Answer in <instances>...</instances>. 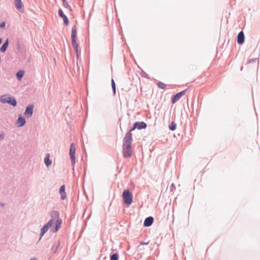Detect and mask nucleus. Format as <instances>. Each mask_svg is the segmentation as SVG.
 Segmentation results:
<instances>
[{
	"label": "nucleus",
	"instance_id": "nucleus-1",
	"mask_svg": "<svg viewBox=\"0 0 260 260\" xmlns=\"http://www.w3.org/2000/svg\"><path fill=\"white\" fill-rule=\"evenodd\" d=\"M0 102L3 104H8L13 107L17 106V102L16 99L10 94H3L0 96Z\"/></svg>",
	"mask_w": 260,
	"mask_h": 260
},
{
	"label": "nucleus",
	"instance_id": "nucleus-2",
	"mask_svg": "<svg viewBox=\"0 0 260 260\" xmlns=\"http://www.w3.org/2000/svg\"><path fill=\"white\" fill-rule=\"evenodd\" d=\"M124 203L127 206H130L133 202V196L129 189H124L122 192Z\"/></svg>",
	"mask_w": 260,
	"mask_h": 260
},
{
	"label": "nucleus",
	"instance_id": "nucleus-3",
	"mask_svg": "<svg viewBox=\"0 0 260 260\" xmlns=\"http://www.w3.org/2000/svg\"><path fill=\"white\" fill-rule=\"evenodd\" d=\"M76 37H77V29L76 26L74 25L72 29V33H71V40H72V44L73 47H74L75 51H77L78 49V44L76 41Z\"/></svg>",
	"mask_w": 260,
	"mask_h": 260
},
{
	"label": "nucleus",
	"instance_id": "nucleus-4",
	"mask_svg": "<svg viewBox=\"0 0 260 260\" xmlns=\"http://www.w3.org/2000/svg\"><path fill=\"white\" fill-rule=\"evenodd\" d=\"M76 148L75 145L74 143H71L70 147L69 154L71 159V164L73 167H74L76 163V157H75Z\"/></svg>",
	"mask_w": 260,
	"mask_h": 260
},
{
	"label": "nucleus",
	"instance_id": "nucleus-5",
	"mask_svg": "<svg viewBox=\"0 0 260 260\" xmlns=\"http://www.w3.org/2000/svg\"><path fill=\"white\" fill-rule=\"evenodd\" d=\"M53 224V220H49L41 229L40 234V238L39 241H40L44 235L47 232L49 228H50Z\"/></svg>",
	"mask_w": 260,
	"mask_h": 260
},
{
	"label": "nucleus",
	"instance_id": "nucleus-6",
	"mask_svg": "<svg viewBox=\"0 0 260 260\" xmlns=\"http://www.w3.org/2000/svg\"><path fill=\"white\" fill-rule=\"evenodd\" d=\"M133 138L132 134L129 133H126L123 140L122 146H126L127 148H129L130 146H132Z\"/></svg>",
	"mask_w": 260,
	"mask_h": 260
},
{
	"label": "nucleus",
	"instance_id": "nucleus-7",
	"mask_svg": "<svg viewBox=\"0 0 260 260\" xmlns=\"http://www.w3.org/2000/svg\"><path fill=\"white\" fill-rule=\"evenodd\" d=\"M132 146L127 148L126 146H122V151L123 157L125 158H129L132 155V151L131 149Z\"/></svg>",
	"mask_w": 260,
	"mask_h": 260
},
{
	"label": "nucleus",
	"instance_id": "nucleus-8",
	"mask_svg": "<svg viewBox=\"0 0 260 260\" xmlns=\"http://www.w3.org/2000/svg\"><path fill=\"white\" fill-rule=\"evenodd\" d=\"M187 89L183 90L178 93L175 94L171 99V102L172 104L175 103L177 101H178L181 96H182L186 92Z\"/></svg>",
	"mask_w": 260,
	"mask_h": 260
},
{
	"label": "nucleus",
	"instance_id": "nucleus-9",
	"mask_svg": "<svg viewBox=\"0 0 260 260\" xmlns=\"http://www.w3.org/2000/svg\"><path fill=\"white\" fill-rule=\"evenodd\" d=\"M34 112V105L30 104L26 107L24 112V115L27 118L30 117L32 116Z\"/></svg>",
	"mask_w": 260,
	"mask_h": 260
},
{
	"label": "nucleus",
	"instance_id": "nucleus-10",
	"mask_svg": "<svg viewBox=\"0 0 260 260\" xmlns=\"http://www.w3.org/2000/svg\"><path fill=\"white\" fill-rule=\"evenodd\" d=\"M62 223V220L61 219H57L55 222V226L51 228L50 232L54 233H56L61 226Z\"/></svg>",
	"mask_w": 260,
	"mask_h": 260
},
{
	"label": "nucleus",
	"instance_id": "nucleus-11",
	"mask_svg": "<svg viewBox=\"0 0 260 260\" xmlns=\"http://www.w3.org/2000/svg\"><path fill=\"white\" fill-rule=\"evenodd\" d=\"M58 15L63 19V23L65 25L67 26L69 24V20L68 17L63 13V11L59 9L58 11Z\"/></svg>",
	"mask_w": 260,
	"mask_h": 260
},
{
	"label": "nucleus",
	"instance_id": "nucleus-12",
	"mask_svg": "<svg viewBox=\"0 0 260 260\" xmlns=\"http://www.w3.org/2000/svg\"><path fill=\"white\" fill-rule=\"evenodd\" d=\"M245 41V36L243 31L242 30L240 31L237 36V43L239 45H242Z\"/></svg>",
	"mask_w": 260,
	"mask_h": 260
},
{
	"label": "nucleus",
	"instance_id": "nucleus-13",
	"mask_svg": "<svg viewBox=\"0 0 260 260\" xmlns=\"http://www.w3.org/2000/svg\"><path fill=\"white\" fill-rule=\"evenodd\" d=\"M135 128L138 129H145L147 127V124L143 121H137L134 123Z\"/></svg>",
	"mask_w": 260,
	"mask_h": 260
},
{
	"label": "nucleus",
	"instance_id": "nucleus-14",
	"mask_svg": "<svg viewBox=\"0 0 260 260\" xmlns=\"http://www.w3.org/2000/svg\"><path fill=\"white\" fill-rule=\"evenodd\" d=\"M154 221L153 217L152 216H149L146 217L144 221V226L145 227H149L151 226Z\"/></svg>",
	"mask_w": 260,
	"mask_h": 260
},
{
	"label": "nucleus",
	"instance_id": "nucleus-15",
	"mask_svg": "<svg viewBox=\"0 0 260 260\" xmlns=\"http://www.w3.org/2000/svg\"><path fill=\"white\" fill-rule=\"evenodd\" d=\"M26 123L25 118L20 115L17 120V124L18 127H22Z\"/></svg>",
	"mask_w": 260,
	"mask_h": 260
},
{
	"label": "nucleus",
	"instance_id": "nucleus-16",
	"mask_svg": "<svg viewBox=\"0 0 260 260\" xmlns=\"http://www.w3.org/2000/svg\"><path fill=\"white\" fill-rule=\"evenodd\" d=\"M66 187L64 185H62L60 187L59 192L60 194V198L62 200H64L67 197L66 192Z\"/></svg>",
	"mask_w": 260,
	"mask_h": 260
},
{
	"label": "nucleus",
	"instance_id": "nucleus-17",
	"mask_svg": "<svg viewBox=\"0 0 260 260\" xmlns=\"http://www.w3.org/2000/svg\"><path fill=\"white\" fill-rule=\"evenodd\" d=\"M50 216H51V219L50 220H53V223H54V221L55 219H60L59 218V213L58 211L56 210H53L51 211L50 213Z\"/></svg>",
	"mask_w": 260,
	"mask_h": 260
},
{
	"label": "nucleus",
	"instance_id": "nucleus-18",
	"mask_svg": "<svg viewBox=\"0 0 260 260\" xmlns=\"http://www.w3.org/2000/svg\"><path fill=\"white\" fill-rule=\"evenodd\" d=\"M60 245V241L59 240L57 241V242H54L53 244V245L52 246V247L51 249V252L53 253H55L57 252Z\"/></svg>",
	"mask_w": 260,
	"mask_h": 260
},
{
	"label": "nucleus",
	"instance_id": "nucleus-19",
	"mask_svg": "<svg viewBox=\"0 0 260 260\" xmlns=\"http://www.w3.org/2000/svg\"><path fill=\"white\" fill-rule=\"evenodd\" d=\"M8 45H9V39H6V40L5 41L4 43L2 45V46L1 47V48H0L1 52L2 53H4L6 51V50L8 47Z\"/></svg>",
	"mask_w": 260,
	"mask_h": 260
},
{
	"label": "nucleus",
	"instance_id": "nucleus-20",
	"mask_svg": "<svg viewBox=\"0 0 260 260\" xmlns=\"http://www.w3.org/2000/svg\"><path fill=\"white\" fill-rule=\"evenodd\" d=\"M49 157H50V155H49V154L47 153L45 157L44 158V162H45V165L47 167L50 166L52 164V161H51V160L50 159Z\"/></svg>",
	"mask_w": 260,
	"mask_h": 260
},
{
	"label": "nucleus",
	"instance_id": "nucleus-21",
	"mask_svg": "<svg viewBox=\"0 0 260 260\" xmlns=\"http://www.w3.org/2000/svg\"><path fill=\"white\" fill-rule=\"evenodd\" d=\"M24 75V71L23 70H19L17 72L16 76L18 80L20 81Z\"/></svg>",
	"mask_w": 260,
	"mask_h": 260
},
{
	"label": "nucleus",
	"instance_id": "nucleus-22",
	"mask_svg": "<svg viewBox=\"0 0 260 260\" xmlns=\"http://www.w3.org/2000/svg\"><path fill=\"white\" fill-rule=\"evenodd\" d=\"M15 5L17 10L20 9L22 7L21 0H15Z\"/></svg>",
	"mask_w": 260,
	"mask_h": 260
},
{
	"label": "nucleus",
	"instance_id": "nucleus-23",
	"mask_svg": "<svg viewBox=\"0 0 260 260\" xmlns=\"http://www.w3.org/2000/svg\"><path fill=\"white\" fill-rule=\"evenodd\" d=\"M110 260H118L119 254L118 253H112L110 255Z\"/></svg>",
	"mask_w": 260,
	"mask_h": 260
},
{
	"label": "nucleus",
	"instance_id": "nucleus-24",
	"mask_svg": "<svg viewBox=\"0 0 260 260\" xmlns=\"http://www.w3.org/2000/svg\"><path fill=\"white\" fill-rule=\"evenodd\" d=\"M111 86H112L113 94L115 95L116 91V84H115V81L113 79H111Z\"/></svg>",
	"mask_w": 260,
	"mask_h": 260
},
{
	"label": "nucleus",
	"instance_id": "nucleus-25",
	"mask_svg": "<svg viewBox=\"0 0 260 260\" xmlns=\"http://www.w3.org/2000/svg\"><path fill=\"white\" fill-rule=\"evenodd\" d=\"M156 85L159 88L162 89H165L166 88V85L160 81L158 82Z\"/></svg>",
	"mask_w": 260,
	"mask_h": 260
},
{
	"label": "nucleus",
	"instance_id": "nucleus-26",
	"mask_svg": "<svg viewBox=\"0 0 260 260\" xmlns=\"http://www.w3.org/2000/svg\"><path fill=\"white\" fill-rule=\"evenodd\" d=\"M170 130L173 131L176 128V123L174 121H172L169 126Z\"/></svg>",
	"mask_w": 260,
	"mask_h": 260
},
{
	"label": "nucleus",
	"instance_id": "nucleus-27",
	"mask_svg": "<svg viewBox=\"0 0 260 260\" xmlns=\"http://www.w3.org/2000/svg\"><path fill=\"white\" fill-rule=\"evenodd\" d=\"M62 1L63 6H64L66 8H70L71 9V6L68 4L67 1L62 0Z\"/></svg>",
	"mask_w": 260,
	"mask_h": 260
},
{
	"label": "nucleus",
	"instance_id": "nucleus-28",
	"mask_svg": "<svg viewBox=\"0 0 260 260\" xmlns=\"http://www.w3.org/2000/svg\"><path fill=\"white\" fill-rule=\"evenodd\" d=\"M142 76L143 77L146 78L147 79H149L150 78L149 77V75L146 73H145L143 71H142Z\"/></svg>",
	"mask_w": 260,
	"mask_h": 260
},
{
	"label": "nucleus",
	"instance_id": "nucleus-29",
	"mask_svg": "<svg viewBox=\"0 0 260 260\" xmlns=\"http://www.w3.org/2000/svg\"><path fill=\"white\" fill-rule=\"evenodd\" d=\"M257 59L256 58H250L248 60V63H251L255 62L257 60Z\"/></svg>",
	"mask_w": 260,
	"mask_h": 260
},
{
	"label": "nucleus",
	"instance_id": "nucleus-30",
	"mask_svg": "<svg viewBox=\"0 0 260 260\" xmlns=\"http://www.w3.org/2000/svg\"><path fill=\"white\" fill-rule=\"evenodd\" d=\"M136 128H135V124L134 123L133 126L129 129V130L126 133H129L132 134V132L134 131Z\"/></svg>",
	"mask_w": 260,
	"mask_h": 260
},
{
	"label": "nucleus",
	"instance_id": "nucleus-31",
	"mask_svg": "<svg viewBox=\"0 0 260 260\" xmlns=\"http://www.w3.org/2000/svg\"><path fill=\"white\" fill-rule=\"evenodd\" d=\"M6 26V22L5 21H3L0 23V28H4Z\"/></svg>",
	"mask_w": 260,
	"mask_h": 260
},
{
	"label": "nucleus",
	"instance_id": "nucleus-32",
	"mask_svg": "<svg viewBox=\"0 0 260 260\" xmlns=\"http://www.w3.org/2000/svg\"><path fill=\"white\" fill-rule=\"evenodd\" d=\"M4 137H5V133H2L1 134H0V140H2V139H4Z\"/></svg>",
	"mask_w": 260,
	"mask_h": 260
},
{
	"label": "nucleus",
	"instance_id": "nucleus-33",
	"mask_svg": "<svg viewBox=\"0 0 260 260\" xmlns=\"http://www.w3.org/2000/svg\"><path fill=\"white\" fill-rule=\"evenodd\" d=\"M171 191H172L173 190V189H175V185L174 184L172 183L171 185Z\"/></svg>",
	"mask_w": 260,
	"mask_h": 260
},
{
	"label": "nucleus",
	"instance_id": "nucleus-34",
	"mask_svg": "<svg viewBox=\"0 0 260 260\" xmlns=\"http://www.w3.org/2000/svg\"><path fill=\"white\" fill-rule=\"evenodd\" d=\"M75 52H76V57H77V58H79V52L78 49L77 50V51H75Z\"/></svg>",
	"mask_w": 260,
	"mask_h": 260
},
{
	"label": "nucleus",
	"instance_id": "nucleus-35",
	"mask_svg": "<svg viewBox=\"0 0 260 260\" xmlns=\"http://www.w3.org/2000/svg\"><path fill=\"white\" fill-rule=\"evenodd\" d=\"M148 244V242H141L140 243V245H147Z\"/></svg>",
	"mask_w": 260,
	"mask_h": 260
},
{
	"label": "nucleus",
	"instance_id": "nucleus-36",
	"mask_svg": "<svg viewBox=\"0 0 260 260\" xmlns=\"http://www.w3.org/2000/svg\"><path fill=\"white\" fill-rule=\"evenodd\" d=\"M29 260H37V258L36 257H33L30 258Z\"/></svg>",
	"mask_w": 260,
	"mask_h": 260
}]
</instances>
